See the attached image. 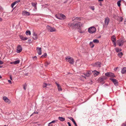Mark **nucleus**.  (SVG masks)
<instances>
[{
	"mask_svg": "<svg viewBox=\"0 0 126 126\" xmlns=\"http://www.w3.org/2000/svg\"><path fill=\"white\" fill-rule=\"evenodd\" d=\"M68 25L69 27H71L73 30H75L77 28L79 29L82 24L79 22L75 24L74 23H68Z\"/></svg>",
	"mask_w": 126,
	"mask_h": 126,
	"instance_id": "nucleus-1",
	"label": "nucleus"
},
{
	"mask_svg": "<svg viewBox=\"0 0 126 126\" xmlns=\"http://www.w3.org/2000/svg\"><path fill=\"white\" fill-rule=\"evenodd\" d=\"M96 31V29L94 27H91L88 29V32L91 34L94 33Z\"/></svg>",
	"mask_w": 126,
	"mask_h": 126,
	"instance_id": "nucleus-2",
	"label": "nucleus"
},
{
	"mask_svg": "<svg viewBox=\"0 0 126 126\" xmlns=\"http://www.w3.org/2000/svg\"><path fill=\"white\" fill-rule=\"evenodd\" d=\"M124 39L122 38L117 41V44L120 46H122L124 44V43L125 42Z\"/></svg>",
	"mask_w": 126,
	"mask_h": 126,
	"instance_id": "nucleus-3",
	"label": "nucleus"
},
{
	"mask_svg": "<svg viewBox=\"0 0 126 126\" xmlns=\"http://www.w3.org/2000/svg\"><path fill=\"white\" fill-rule=\"evenodd\" d=\"M65 59L66 60L70 63L71 64H73L74 63V60L72 57L69 56L65 58Z\"/></svg>",
	"mask_w": 126,
	"mask_h": 126,
	"instance_id": "nucleus-4",
	"label": "nucleus"
},
{
	"mask_svg": "<svg viewBox=\"0 0 126 126\" xmlns=\"http://www.w3.org/2000/svg\"><path fill=\"white\" fill-rule=\"evenodd\" d=\"M55 17L57 18L60 19H64L65 18V16L63 14L56 15Z\"/></svg>",
	"mask_w": 126,
	"mask_h": 126,
	"instance_id": "nucleus-5",
	"label": "nucleus"
},
{
	"mask_svg": "<svg viewBox=\"0 0 126 126\" xmlns=\"http://www.w3.org/2000/svg\"><path fill=\"white\" fill-rule=\"evenodd\" d=\"M47 28L48 31L50 32L56 31V29L55 28L49 25H47Z\"/></svg>",
	"mask_w": 126,
	"mask_h": 126,
	"instance_id": "nucleus-6",
	"label": "nucleus"
},
{
	"mask_svg": "<svg viewBox=\"0 0 126 126\" xmlns=\"http://www.w3.org/2000/svg\"><path fill=\"white\" fill-rule=\"evenodd\" d=\"M110 22V19L108 17H106L105 19L104 23L105 25H104V26H106V27L108 25Z\"/></svg>",
	"mask_w": 126,
	"mask_h": 126,
	"instance_id": "nucleus-7",
	"label": "nucleus"
},
{
	"mask_svg": "<svg viewBox=\"0 0 126 126\" xmlns=\"http://www.w3.org/2000/svg\"><path fill=\"white\" fill-rule=\"evenodd\" d=\"M111 40L112 42L113 43V45L114 47H115L116 46V38L115 35H113L111 37Z\"/></svg>",
	"mask_w": 126,
	"mask_h": 126,
	"instance_id": "nucleus-8",
	"label": "nucleus"
},
{
	"mask_svg": "<svg viewBox=\"0 0 126 126\" xmlns=\"http://www.w3.org/2000/svg\"><path fill=\"white\" fill-rule=\"evenodd\" d=\"M105 75L107 77H115V76L114 74L111 72H107L105 73Z\"/></svg>",
	"mask_w": 126,
	"mask_h": 126,
	"instance_id": "nucleus-9",
	"label": "nucleus"
},
{
	"mask_svg": "<svg viewBox=\"0 0 126 126\" xmlns=\"http://www.w3.org/2000/svg\"><path fill=\"white\" fill-rule=\"evenodd\" d=\"M110 79L111 80L116 86H118V82L117 80L115 79L110 78Z\"/></svg>",
	"mask_w": 126,
	"mask_h": 126,
	"instance_id": "nucleus-10",
	"label": "nucleus"
},
{
	"mask_svg": "<svg viewBox=\"0 0 126 126\" xmlns=\"http://www.w3.org/2000/svg\"><path fill=\"white\" fill-rule=\"evenodd\" d=\"M3 99L5 102L7 103L8 104H10L11 103V101L6 96H3Z\"/></svg>",
	"mask_w": 126,
	"mask_h": 126,
	"instance_id": "nucleus-11",
	"label": "nucleus"
},
{
	"mask_svg": "<svg viewBox=\"0 0 126 126\" xmlns=\"http://www.w3.org/2000/svg\"><path fill=\"white\" fill-rule=\"evenodd\" d=\"M22 50V48L21 46L20 45H18L17 47L16 52L17 53H19L21 52Z\"/></svg>",
	"mask_w": 126,
	"mask_h": 126,
	"instance_id": "nucleus-12",
	"label": "nucleus"
},
{
	"mask_svg": "<svg viewBox=\"0 0 126 126\" xmlns=\"http://www.w3.org/2000/svg\"><path fill=\"white\" fill-rule=\"evenodd\" d=\"M41 48L39 47H37L36 48V50L37 51L38 54L39 55H41Z\"/></svg>",
	"mask_w": 126,
	"mask_h": 126,
	"instance_id": "nucleus-13",
	"label": "nucleus"
},
{
	"mask_svg": "<svg viewBox=\"0 0 126 126\" xmlns=\"http://www.w3.org/2000/svg\"><path fill=\"white\" fill-rule=\"evenodd\" d=\"M22 14L23 15H26L27 16H29L30 15V13L27 12L26 11H23L22 13Z\"/></svg>",
	"mask_w": 126,
	"mask_h": 126,
	"instance_id": "nucleus-14",
	"label": "nucleus"
},
{
	"mask_svg": "<svg viewBox=\"0 0 126 126\" xmlns=\"http://www.w3.org/2000/svg\"><path fill=\"white\" fill-rule=\"evenodd\" d=\"M33 39L36 40L38 38L37 34L35 32H34L33 34Z\"/></svg>",
	"mask_w": 126,
	"mask_h": 126,
	"instance_id": "nucleus-15",
	"label": "nucleus"
},
{
	"mask_svg": "<svg viewBox=\"0 0 126 126\" xmlns=\"http://www.w3.org/2000/svg\"><path fill=\"white\" fill-rule=\"evenodd\" d=\"M121 72L122 74L126 73V67H124L122 68Z\"/></svg>",
	"mask_w": 126,
	"mask_h": 126,
	"instance_id": "nucleus-16",
	"label": "nucleus"
},
{
	"mask_svg": "<svg viewBox=\"0 0 126 126\" xmlns=\"http://www.w3.org/2000/svg\"><path fill=\"white\" fill-rule=\"evenodd\" d=\"M91 73V71H89L88 72L84 74V75L86 77H88L90 76Z\"/></svg>",
	"mask_w": 126,
	"mask_h": 126,
	"instance_id": "nucleus-17",
	"label": "nucleus"
},
{
	"mask_svg": "<svg viewBox=\"0 0 126 126\" xmlns=\"http://www.w3.org/2000/svg\"><path fill=\"white\" fill-rule=\"evenodd\" d=\"M31 4L34 7L35 9H37L36 5L37 4V3L36 2L35 3L32 2Z\"/></svg>",
	"mask_w": 126,
	"mask_h": 126,
	"instance_id": "nucleus-18",
	"label": "nucleus"
},
{
	"mask_svg": "<svg viewBox=\"0 0 126 126\" xmlns=\"http://www.w3.org/2000/svg\"><path fill=\"white\" fill-rule=\"evenodd\" d=\"M95 66L99 67H100L101 65V63L99 62H97L95 63Z\"/></svg>",
	"mask_w": 126,
	"mask_h": 126,
	"instance_id": "nucleus-19",
	"label": "nucleus"
},
{
	"mask_svg": "<svg viewBox=\"0 0 126 126\" xmlns=\"http://www.w3.org/2000/svg\"><path fill=\"white\" fill-rule=\"evenodd\" d=\"M94 75H95L96 76L98 75L99 74V72H97L95 70H94ZM92 72H93L94 71H92Z\"/></svg>",
	"mask_w": 126,
	"mask_h": 126,
	"instance_id": "nucleus-20",
	"label": "nucleus"
},
{
	"mask_svg": "<svg viewBox=\"0 0 126 126\" xmlns=\"http://www.w3.org/2000/svg\"><path fill=\"white\" fill-rule=\"evenodd\" d=\"M20 38L22 40H26L28 38L26 37H24L22 36L20 37Z\"/></svg>",
	"mask_w": 126,
	"mask_h": 126,
	"instance_id": "nucleus-21",
	"label": "nucleus"
},
{
	"mask_svg": "<svg viewBox=\"0 0 126 126\" xmlns=\"http://www.w3.org/2000/svg\"><path fill=\"white\" fill-rule=\"evenodd\" d=\"M50 84H47L45 83H44L43 84V88H45L47 87V86H50Z\"/></svg>",
	"mask_w": 126,
	"mask_h": 126,
	"instance_id": "nucleus-22",
	"label": "nucleus"
},
{
	"mask_svg": "<svg viewBox=\"0 0 126 126\" xmlns=\"http://www.w3.org/2000/svg\"><path fill=\"white\" fill-rule=\"evenodd\" d=\"M58 119L60 121L62 122L64 121L65 120V119L63 117H59Z\"/></svg>",
	"mask_w": 126,
	"mask_h": 126,
	"instance_id": "nucleus-23",
	"label": "nucleus"
},
{
	"mask_svg": "<svg viewBox=\"0 0 126 126\" xmlns=\"http://www.w3.org/2000/svg\"><path fill=\"white\" fill-rule=\"evenodd\" d=\"M90 46V47L92 48H93L94 46V45L93 44V42H91L89 44Z\"/></svg>",
	"mask_w": 126,
	"mask_h": 126,
	"instance_id": "nucleus-24",
	"label": "nucleus"
},
{
	"mask_svg": "<svg viewBox=\"0 0 126 126\" xmlns=\"http://www.w3.org/2000/svg\"><path fill=\"white\" fill-rule=\"evenodd\" d=\"M118 55L120 58H121L123 55V53L122 52H120L118 54Z\"/></svg>",
	"mask_w": 126,
	"mask_h": 126,
	"instance_id": "nucleus-25",
	"label": "nucleus"
},
{
	"mask_svg": "<svg viewBox=\"0 0 126 126\" xmlns=\"http://www.w3.org/2000/svg\"><path fill=\"white\" fill-rule=\"evenodd\" d=\"M115 50L118 53L119 52L121 51L122 50V49H121L116 48L115 49Z\"/></svg>",
	"mask_w": 126,
	"mask_h": 126,
	"instance_id": "nucleus-26",
	"label": "nucleus"
},
{
	"mask_svg": "<svg viewBox=\"0 0 126 126\" xmlns=\"http://www.w3.org/2000/svg\"><path fill=\"white\" fill-rule=\"evenodd\" d=\"M20 62V61L19 60H17L16 61H15L13 62V63L14 64H18Z\"/></svg>",
	"mask_w": 126,
	"mask_h": 126,
	"instance_id": "nucleus-27",
	"label": "nucleus"
},
{
	"mask_svg": "<svg viewBox=\"0 0 126 126\" xmlns=\"http://www.w3.org/2000/svg\"><path fill=\"white\" fill-rule=\"evenodd\" d=\"M26 34L27 35H30L31 34L30 31H27L26 32Z\"/></svg>",
	"mask_w": 126,
	"mask_h": 126,
	"instance_id": "nucleus-28",
	"label": "nucleus"
},
{
	"mask_svg": "<svg viewBox=\"0 0 126 126\" xmlns=\"http://www.w3.org/2000/svg\"><path fill=\"white\" fill-rule=\"evenodd\" d=\"M93 42L96 43H98L99 42V41L97 39H95L93 40Z\"/></svg>",
	"mask_w": 126,
	"mask_h": 126,
	"instance_id": "nucleus-29",
	"label": "nucleus"
},
{
	"mask_svg": "<svg viewBox=\"0 0 126 126\" xmlns=\"http://www.w3.org/2000/svg\"><path fill=\"white\" fill-rule=\"evenodd\" d=\"M121 0H119L117 2V4L118 7H120L121 6Z\"/></svg>",
	"mask_w": 126,
	"mask_h": 126,
	"instance_id": "nucleus-30",
	"label": "nucleus"
},
{
	"mask_svg": "<svg viewBox=\"0 0 126 126\" xmlns=\"http://www.w3.org/2000/svg\"><path fill=\"white\" fill-rule=\"evenodd\" d=\"M47 56V53H45L44 54V55H42L41 56V57H46Z\"/></svg>",
	"mask_w": 126,
	"mask_h": 126,
	"instance_id": "nucleus-31",
	"label": "nucleus"
},
{
	"mask_svg": "<svg viewBox=\"0 0 126 126\" xmlns=\"http://www.w3.org/2000/svg\"><path fill=\"white\" fill-rule=\"evenodd\" d=\"M58 90V91H61L62 90V89L61 86H60L57 87Z\"/></svg>",
	"mask_w": 126,
	"mask_h": 126,
	"instance_id": "nucleus-32",
	"label": "nucleus"
},
{
	"mask_svg": "<svg viewBox=\"0 0 126 126\" xmlns=\"http://www.w3.org/2000/svg\"><path fill=\"white\" fill-rule=\"evenodd\" d=\"M123 18L122 16H120L119 18V21L121 22H122L123 20Z\"/></svg>",
	"mask_w": 126,
	"mask_h": 126,
	"instance_id": "nucleus-33",
	"label": "nucleus"
},
{
	"mask_svg": "<svg viewBox=\"0 0 126 126\" xmlns=\"http://www.w3.org/2000/svg\"><path fill=\"white\" fill-rule=\"evenodd\" d=\"M15 4V2H14L12 3L11 5V6L12 8H13L14 7V5Z\"/></svg>",
	"mask_w": 126,
	"mask_h": 126,
	"instance_id": "nucleus-34",
	"label": "nucleus"
},
{
	"mask_svg": "<svg viewBox=\"0 0 126 126\" xmlns=\"http://www.w3.org/2000/svg\"><path fill=\"white\" fill-rule=\"evenodd\" d=\"M50 63L49 62H46L45 64V65L46 66H47Z\"/></svg>",
	"mask_w": 126,
	"mask_h": 126,
	"instance_id": "nucleus-35",
	"label": "nucleus"
},
{
	"mask_svg": "<svg viewBox=\"0 0 126 126\" xmlns=\"http://www.w3.org/2000/svg\"><path fill=\"white\" fill-rule=\"evenodd\" d=\"M78 32H79L80 33H84L85 32L84 31H82L80 29L78 31Z\"/></svg>",
	"mask_w": 126,
	"mask_h": 126,
	"instance_id": "nucleus-36",
	"label": "nucleus"
},
{
	"mask_svg": "<svg viewBox=\"0 0 126 126\" xmlns=\"http://www.w3.org/2000/svg\"><path fill=\"white\" fill-rule=\"evenodd\" d=\"M68 118L70 120H71L72 121L74 120L73 118L72 117H68Z\"/></svg>",
	"mask_w": 126,
	"mask_h": 126,
	"instance_id": "nucleus-37",
	"label": "nucleus"
},
{
	"mask_svg": "<svg viewBox=\"0 0 126 126\" xmlns=\"http://www.w3.org/2000/svg\"><path fill=\"white\" fill-rule=\"evenodd\" d=\"M32 57L33 58V59L35 61L36 60L37 58L36 56H34L33 57Z\"/></svg>",
	"mask_w": 126,
	"mask_h": 126,
	"instance_id": "nucleus-38",
	"label": "nucleus"
},
{
	"mask_svg": "<svg viewBox=\"0 0 126 126\" xmlns=\"http://www.w3.org/2000/svg\"><path fill=\"white\" fill-rule=\"evenodd\" d=\"M90 8L93 10L94 11V6H92L90 7Z\"/></svg>",
	"mask_w": 126,
	"mask_h": 126,
	"instance_id": "nucleus-39",
	"label": "nucleus"
},
{
	"mask_svg": "<svg viewBox=\"0 0 126 126\" xmlns=\"http://www.w3.org/2000/svg\"><path fill=\"white\" fill-rule=\"evenodd\" d=\"M26 86L27 85L26 84L23 85V88L25 90L26 89Z\"/></svg>",
	"mask_w": 126,
	"mask_h": 126,
	"instance_id": "nucleus-40",
	"label": "nucleus"
},
{
	"mask_svg": "<svg viewBox=\"0 0 126 126\" xmlns=\"http://www.w3.org/2000/svg\"><path fill=\"white\" fill-rule=\"evenodd\" d=\"M56 121V120H53L50 123H49V124H51V123H54Z\"/></svg>",
	"mask_w": 126,
	"mask_h": 126,
	"instance_id": "nucleus-41",
	"label": "nucleus"
},
{
	"mask_svg": "<svg viewBox=\"0 0 126 126\" xmlns=\"http://www.w3.org/2000/svg\"><path fill=\"white\" fill-rule=\"evenodd\" d=\"M20 1V0H18L16 1H15L14 2H15V4H16L18 3Z\"/></svg>",
	"mask_w": 126,
	"mask_h": 126,
	"instance_id": "nucleus-42",
	"label": "nucleus"
},
{
	"mask_svg": "<svg viewBox=\"0 0 126 126\" xmlns=\"http://www.w3.org/2000/svg\"><path fill=\"white\" fill-rule=\"evenodd\" d=\"M55 83L57 86V87L60 86V84H59L57 83L56 82H55Z\"/></svg>",
	"mask_w": 126,
	"mask_h": 126,
	"instance_id": "nucleus-43",
	"label": "nucleus"
},
{
	"mask_svg": "<svg viewBox=\"0 0 126 126\" xmlns=\"http://www.w3.org/2000/svg\"><path fill=\"white\" fill-rule=\"evenodd\" d=\"M76 19V17H73L72 18V20L73 21H74Z\"/></svg>",
	"mask_w": 126,
	"mask_h": 126,
	"instance_id": "nucleus-44",
	"label": "nucleus"
},
{
	"mask_svg": "<svg viewBox=\"0 0 126 126\" xmlns=\"http://www.w3.org/2000/svg\"><path fill=\"white\" fill-rule=\"evenodd\" d=\"M126 126V123H123L122 125V126Z\"/></svg>",
	"mask_w": 126,
	"mask_h": 126,
	"instance_id": "nucleus-45",
	"label": "nucleus"
},
{
	"mask_svg": "<svg viewBox=\"0 0 126 126\" xmlns=\"http://www.w3.org/2000/svg\"><path fill=\"white\" fill-rule=\"evenodd\" d=\"M3 63V62L0 60V64H2Z\"/></svg>",
	"mask_w": 126,
	"mask_h": 126,
	"instance_id": "nucleus-46",
	"label": "nucleus"
},
{
	"mask_svg": "<svg viewBox=\"0 0 126 126\" xmlns=\"http://www.w3.org/2000/svg\"><path fill=\"white\" fill-rule=\"evenodd\" d=\"M28 42L30 43L31 42V39H28Z\"/></svg>",
	"mask_w": 126,
	"mask_h": 126,
	"instance_id": "nucleus-47",
	"label": "nucleus"
},
{
	"mask_svg": "<svg viewBox=\"0 0 126 126\" xmlns=\"http://www.w3.org/2000/svg\"><path fill=\"white\" fill-rule=\"evenodd\" d=\"M67 124H68L69 126H71V124L70 122H68Z\"/></svg>",
	"mask_w": 126,
	"mask_h": 126,
	"instance_id": "nucleus-48",
	"label": "nucleus"
},
{
	"mask_svg": "<svg viewBox=\"0 0 126 126\" xmlns=\"http://www.w3.org/2000/svg\"><path fill=\"white\" fill-rule=\"evenodd\" d=\"M8 82L10 84H12V82L11 80H8Z\"/></svg>",
	"mask_w": 126,
	"mask_h": 126,
	"instance_id": "nucleus-49",
	"label": "nucleus"
},
{
	"mask_svg": "<svg viewBox=\"0 0 126 126\" xmlns=\"http://www.w3.org/2000/svg\"><path fill=\"white\" fill-rule=\"evenodd\" d=\"M72 122H73L74 123V124L75 125V124H76L74 120V121H73Z\"/></svg>",
	"mask_w": 126,
	"mask_h": 126,
	"instance_id": "nucleus-50",
	"label": "nucleus"
},
{
	"mask_svg": "<svg viewBox=\"0 0 126 126\" xmlns=\"http://www.w3.org/2000/svg\"><path fill=\"white\" fill-rule=\"evenodd\" d=\"M2 20V19L0 17V22Z\"/></svg>",
	"mask_w": 126,
	"mask_h": 126,
	"instance_id": "nucleus-51",
	"label": "nucleus"
},
{
	"mask_svg": "<svg viewBox=\"0 0 126 126\" xmlns=\"http://www.w3.org/2000/svg\"><path fill=\"white\" fill-rule=\"evenodd\" d=\"M80 18V17H76V19H79Z\"/></svg>",
	"mask_w": 126,
	"mask_h": 126,
	"instance_id": "nucleus-52",
	"label": "nucleus"
},
{
	"mask_svg": "<svg viewBox=\"0 0 126 126\" xmlns=\"http://www.w3.org/2000/svg\"><path fill=\"white\" fill-rule=\"evenodd\" d=\"M52 125H51V124H49V123L48 125V126H52Z\"/></svg>",
	"mask_w": 126,
	"mask_h": 126,
	"instance_id": "nucleus-53",
	"label": "nucleus"
},
{
	"mask_svg": "<svg viewBox=\"0 0 126 126\" xmlns=\"http://www.w3.org/2000/svg\"><path fill=\"white\" fill-rule=\"evenodd\" d=\"M117 68H118V67H117L116 68H115L114 69V70L115 71H116L117 70Z\"/></svg>",
	"mask_w": 126,
	"mask_h": 126,
	"instance_id": "nucleus-54",
	"label": "nucleus"
},
{
	"mask_svg": "<svg viewBox=\"0 0 126 126\" xmlns=\"http://www.w3.org/2000/svg\"><path fill=\"white\" fill-rule=\"evenodd\" d=\"M10 79H11V80H12V77L11 76H10Z\"/></svg>",
	"mask_w": 126,
	"mask_h": 126,
	"instance_id": "nucleus-55",
	"label": "nucleus"
},
{
	"mask_svg": "<svg viewBox=\"0 0 126 126\" xmlns=\"http://www.w3.org/2000/svg\"><path fill=\"white\" fill-rule=\"evenodd\" d=\"M99 1H103V0H98Z\"/></svg>",
	"mask_w": 126,
	"mask_h": 126,
	"instance_id": "nucleus-56",
	"label": "nucleus"
},
{
	"mask_svg": "<svg viewBox=\"0 0 126 126\" xmlns=\"http://www.w3.org/2000/svg\"><path fill=\"white\" fill-rule=\"evenodd\" d=\"M35 113H36V114H37L38 113V112H34Z\"/></svg>",
	"mask_w": 126,
	"mask_h": 126,
	"instance_id": "nucleus-57",
	"label": "nucleus"
},
{
	"mask_svg": "<svg viewBox=\"0 0 126 126\" xmlns=\"http://www.w3.org/2000/svg\"><path fill=\"white\" fill-rule=\"evenodd\" d=\"M25 76H27V74H25Z\"/></svg>",
	"mask_w": 126,
	"mask_h": 126,
	"instance_id": "nucleus-58",
	"label": "nucleus"
},
{
	"mask_svg": "<svg viewBox=\"0 0 126 126\" xmlns=\"http://www.w3.org/2000/svg\"><path fill=\"white\" fill-rule=\"evenodd\" d=\"M75 126H77V124H75Z\"/></svg>",
	"mask_w": 126,
	"mask_h": 126,
	"instance_id": "nucleus-59",
	"label": "nucleus"
},
{
	"mask_svg": "<svg viewBox=\"0 0 126 126\" xmlns=\"http://www.w3.org/2000/svg\"><path fill=\"white\" fill-rule=\"evenodd\" d=\"M2 67V66H0V68H1V67Z\"/></svg>",
	"mask_w": 126,
	"mask_h": 126,
	"instance_id": "nucleus-60",
	"label": "nucleus"
},
{
	"mask_svg": "<svg viewBox=\"0 0 126 126\" xmlns=\"http://www.w3.org/2000/svg\"><path fill=\"white\" fill-rule=\"evenodd\" d=\"M2 77L0 75V79Z\"/></svg>",
	"mask_w": 126,
	"mask_h": 126,
	"instance_id": "nucleus-61",
	"label": "nucleus"
},
{
	"mask_svg": "<svg viewBox=\"0 0 126 126\" xmlns=\"http://www.w3.org/2000/svg\"><path fill=\"white\" fill-rule=\"evenodd\" d=\"M103 79L102 78L101 79V80H102Z\"/></svg>",
	"mask_w": 126,
	"mask_h": 126,
	"instance_id": "nucleus-62",
	"label": "nucleus"
},
{
	"mask_svg": "<svg viewBox=\"0 0 126 126\" xmlns=\"http://www.w3.org/2000/svg\"><path fill=\"white\" fill-rule=\"evenodd\" d=\"M83 77L84 78H85V76H83Z\"/></svg>",
	"mask_w": 126,
	"mask_h": 126,
	"instance_id": "nucleus-63",
	"label": "nucleus"
},
{
	"mask_svg": "<svg viewBox=\"0 0 126 126\" xmlns=\"http://www.w3.org/2000/svg\"><path fill=\"white\" fill-rule=\"evenodd\" d=\"M4 126H7L6 125H4Z\"/></svg>",
	"mask_w": 126,
	"mask_h": 126,
	"instance_id": "nucleus-64",
	"label": "nucleus"
}]
</instances>
